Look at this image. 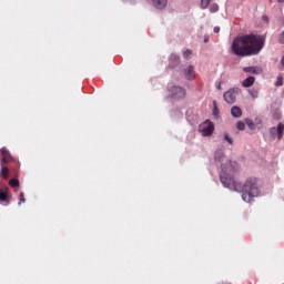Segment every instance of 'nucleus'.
<instances>
[{
	"instance_id": "nucleus-1",
	"label": "nucleus",
	"mask_w": 284,
	"mask_h": 284,
	"mask_svg": "<svg viewBox=\"0 0 284 284\" xmlns=\"http://www.w3.org/2000/svg\"><path fill=\"white\" fill-rule=\"evenodd\" d=\"M265 48V37L258 34H244L232 42V52L236 57H256Z\"/></svg>"
},
{
	"instance_id": "nucleus-2",
	"label": "nucleus",
	"mask_w": 284,
	"mask_h": 284,
	"mask_svg": "<svg viewBox=\"0 0 284 284\" xmlns=\"http://www.w3.org/2000/svg\"><path fill=\"white\" fill-rule=\"evenodd\" d=\"M220 181L229 190L239 191L241 183L234 181V174L239 172V163L226 161L221 165Z\"/></svg>"
},
{
	"instance_id": "nucleus-3",
	"label": "nucleus",
	"mask_w": 284,
	"mask_h": 284,
	"mask_svg": "<svg viewBox=\"0 0 284 284\" xmlns=\"http://www.w3.org/2000/svg\"><path fill=\"white\" fill-rule=\"evenodd\" d=\"M239 191H242V201H244V203H252V201L261 194L258 179L248 178L237 192Z\"/></svg>"
},
{
	"instance_id": "nucleus-4",
	"label": "nucleus",
	"mask_w": 284,
	"mask_h": 284,
	"mask_svg": "<svg viewBox=\"0 0 284 284\" xmlns=\"http://www.w3.org/2000/svg\"><path fill=\"white\" fill-rule=\"evenodd\" d=\"M199 131L201 132L202 136H212L214 133V123L206 120L199 126Z\"/></svg>"
},
{
	"instance_id": "nucleus-5",
	"label": "nucleus",
	"mask_w": 284,
	"mask_h": 284,
	"mask_svg": "<svg viewBox=\"0 0 284 284\" xmlns=\"http://www.w3.org/2000/svg\"><path fill=\"white\" fill-rule=\"evenodd\" d=\"M239 95V89L231 88L223 94V99L229 105L236 103V97Z\"/></svg>"
},
{
	"instance_id": "nucleus-6",
	"label": "nucleus",
	"mask_w": 284,
	"mask_h": 284,
	"mask_svg": "<svg viewBox=\"0 0 284 284\" xmlns=\"http://www.w3.org/2000/svg\"><path fill=\"white\" fill-rule=\"evenodd\" d=\"M169 97L171 99H185V89L182 87H172L169 89Z\"/></svg>"
},
{
	"instance_id": "nucleus-7",
	"label": "nucleus",
	"mask_w": 284,
	"mask_h": 284,
	"mask_svg": "<svg viewBox=\"0 0 284 284\" xmlns=\"http://www.w3.org/2000/svg\"><path fill=\"white\" fill-rule=\"evenodd\" d=\"M283 134H284V124L283 123H278L277 126H273L270 129V135L273 139H278V141H281V139H283Z\"/></svg>"
},
{
	"instance_id": "nucleus-8",
	"label": "nucleus",
	"mask_w": 284,
	"mask_h": 284,
	"mask_svg": "<svg viewBox=\"0 0 284 284\" xmlns=\"http://www.w3.org/2000/svg\"><path fill=\"white\" fill-rule=\"evenodd\" d=\"M10 161H12L10 151H7L6 148L0 149V165H3V163H10Z\"/></svg>"
},
{
	"instance_id": "nucleus-9",
	"label": "nucleus",
	"mask_w": 284,
	"mask_h": 284,
	"mask_svg": "<svg viewBox=\"0 0 284 284\" xmlns=\"http://www.w3.org/2000/svg\"><path fill=\"white\" fill-rule=\"evenodd\" d=\"M184 77L187 79V81H193V79H196V71H194V65L189 64L184 69Z\"/></svg>"
},
{
	"instance_id": "nucleus-10",
	"label": "nucleus",
	"mask_w": 284,
	"mask_h": 284,
	"mask_svg": "<svg viewBox=\"0 0 284 284\" xmlns=\"http://www.w3.org/2000/svg\"><path fill=\"white\" fill-rule=\"evenodd\" d=\"M214 161L215 163H223V161H225V153L223 152V150L215 151Z\"/></svg>"
},
{
	"instance_id": "nucleus-11",
	"label": "nucleus",
	"mask_w": 284,
	"mask_h": 284,
	"mask_svg": "<svg viewBox=\"0 0 284 284\" xmlns=\"http://www.w3.org/2000/svg\"><path fill=\"white\" fill-rule=\"evenodd\" d=\"M154 8L158 10H163L168 6V0H151Z\"/></svg>"
},
{
	"instance_id": "nucleus-12",
	"label": "nucleus",
	"mask_w": 284,
	"mask_h": 284,
	"mask_svg": "<svg viewBox=\"0 0 284 284\" xmlns=\"http://www.w3.org/2000/svg\"><path fill=\"white\" fill-rule=\"evenodd\" d=\"M231 114L234 119H241V116H243V111L239 106H232Z\"/></svg>"
},
{
	"instance_id": "nucleus-13",
	"label": "nucleus",
	"mask_w": 284,
	"mask_h": 284,
	"mask_svg": "<svg viewBox=\"0 0 284 284\" xmlns=\"http://www.w3.org/2000/svg\"><path fill=\"white\" fill-rule=\"evenodd\" d=\"M256 81V78L254 77H248L242 82L243 88H252L254 85V82Z\"/></svg>"
},
{
	"instance_id": "nucleus-14",
	"label": "nucleus",
	"mask_w": 284,
	"mask_h": 284,
	"mask_svg": "<svg viewBox=\"0 0 284 284\" xmlns=\"http://www.w3.org/2000/svg\"><path fill=\"white\" fill-rule=\"evenodd\" d=\"M243 72H248V74H261V69L257 67H245Z\"/></svg>"
},
{
	"instance_id": "nucleus-15",
	"label": "nucleus",
	"mask_w": 284,
	"mask_h": 284,
	"mask_svg": "<svg viewBox=\"0 0 284 284\" xmlns=\"http://www.w3.org/2000/svg\"><path fill=\"white\" fill-rule=\"evenodd\" d=\"M169 65H170V68H174V65H179V55L171 54Z\"/></svg>"
},
{
	"instance_id": "nucleus-16",
	"label": "nucleus",
	"mask_w": 284,
	"mask_h": 284,
	"mask_svg": "<svg viewBox=\"0 0 284 284\" xmlns=\"http://www.w3.org/2000/svg\"><path fill=\"white\" fill-rule=\"evenodd\" d=\"M248 94L250 97H252L253 99H258V89L253 88L248 90Z\"/></svg>"
},
{
	"instance_id": "nucleus-17",
	"label": "nucleus",
	"mask_w": 284,
	"mask_h": 284,
	"mask_svg": "<svg viewBox=\"0 0 284 284\" xmlns=\"http://www.w3.org/2000/svg\"><path fill=\"white\" fill-rule=\"evenodd\" d=\"M210 3H212V0H201V9L207 10V8L210 7Z\"/></svg>"
},
{
	"instance_id": "nucleus-18",
	"label": "nucleus",
	"mask_w": 284,
	"mask_h": 284,
	"mask_svg": "<svg viewBox=\"0 0 284 284\" xmlns=\"http://www.w3.org/2000/svg\"><path fill=\"white\" fill-rule=\"evenodd\" d=\"M0 201L3 202V201H8V191H2L0 189Z\"/></svg>"
},
{
	"instance_id": "nucleus-19",
	"label": "nucleus",
	"mask_w": 284,
	"mask_h": 284,
	"mask_svg": "<svg viewBox=\"0 0 284 284\" xmlns=\"http://www.w3.org/2000/svg\"><path fill=\"white\" fill-rule=\"evenodd\" d=\"M210 12H219V4L216 2L211 3L209 8Z\"/></svg>"
},
{
	"instance_id": "nucleus-20",
	"label": "nucleus",
	"mask_w": 284,
	"mask_h": 284,
	"mask_svg": "<svg viewBox=\"0 0 284 284\" xmlns=\"http://www.w3.org/2000/svg\"><path fill=\"white\" fill-rule=\"evenodd\" d=\"M8 174H9L8 168H1L0 175L2 176V179H8Z\"/></svg>"
},
{
	"instance_id": "nucleus-21",
	"label": "nucleus",
	"mask_w": 284,
	"mask_h": 284,
	"mask_svg": "<svg viewBox=\"0 0 284 284\" xmlns=\"http://www.w3.org/2000/svg\"><path fill=\"white\" fill-rule=\"evenodd\" d=\"M224 141H226L229 145L234 144V140L227 133H224Z\"/></svg>"
},
{
	"instance_id": "nucleus-22",
	"label": "nucleus",
	"mask_w": 284,
	"mask_h": 284,
	"mask_svg": "<svg viewBox=\"0 0 284 284\" xmlns=\"http://www.w3.org/2000/svg\"><path fill=\"white\" fill-rule=\"evenodd\" d=\"M9 185H10L11 187H19V185H20L19 180H17V179H11V180L9 181Z\"/></svg>"
},
{
	"instance_id": "nucleus-23",
	"label": "nucleus",
	"mask_w": 284,
	"mask_h": 284,
	"mask_svg": "<svg viewBox=\"0 0 284 284\" xmlns=\"http://www.w3.org/2000/svg\"><path fill=\"white\" fill-rule=\"evenodd\" d=\"M244 123H245V125H247V128H250V130H254L255 124H254V122L252 120L245 119Z\"/></svg>"
},
{
	"instance_id": "nucleus-24",
	"label": "nucleus",
	"mask_w": 284,
	"mask_h": 284,
	"mask_svg": "<svg viewBox=\"0 0 284 284\" xmlns=\"http://www.w3.org/2000/svg\"><path fill=\"white\" fill-rule=\"evenodd\" d=\"M273 118L276 120V121H280L281 119V111L277 110H274L273 109Z\"/></svg>"
},
{
	"instance_id": "nucleus-25",
	"label": "nucleus",
	"mask_w": 284,
	"mask_h": 284,
	"mask_svg": "<svg viewBox=\"0 0 284 284\" xmlns=\"http://www.w3.org/2000/svg\"><path fill=\"white\" fill-rule=\"evenodd\" d=\"M236 128H237V130H240V131L245 130V122L239 121V122L236 123Z\"/></svg>"
},
{
	"instance_id": "nucleus-26",
	"label": "nucleus",
	"mask_w": 284,
	"mask_h": 284,
	"mask_svg": "<svg viewBox=\"0 0 284 284\" xmlns=\"http://www.w3.org/2000/svg\"><path fill=\"white\" fill-rule=\"evenodd\" d=\"M183 57L184 59H190V57H192V50L187 49L183 52Z\"/></svg>"
},
{
	"instance_id": "nucleus-27",
	"label": "nucleus",
	"mask_w": 284,
	"mask_h": 284,
	"mask_svg": "<svg viewBox=\"0 0 284 284\" xmlns=\"http://www.w3.org/2000/svg\"><path fill=\"white\" fill-rule=\"evenodd\" d=\"M21 203H26V196L23 195V192L20 193V200L18 205H21Z\"/></svg>"
},
{
	"instance_id": "nucleus-28",
	"label": "nucleus",
	"mask_w": 284,
	"mask_h": 284,
	"mask_svg": "<svg viewBox=\"0 0 284 284\" xmlns=\"http://www.w3.org/2000/svg\"><path fill=\"white\" fill-rule=\"evenodd\" d=\"M276 85H277V88H281V85H283V78L282 77L277 78Z\"/></svg>"
},
{
	"instance_id": "nucleus-29",
	"label": "nucleus",
	"mask_w": 284,
	"mask_h": 284,
	"mask_svg": "<svg viewBox=\"0 0 284 284\" xmlns=\"http://www.w3.org/2000/svg\"><path fill=\"white\" fill-rule=\"evenodd\" d=\"M213 114H214V116H219V108L217 106H215L213 109Z\"/></svg>"
},
{
	"instance_id": "nucleus-30",
	"label": "nucleus",
	"mask_w": 284,
	"mask_h": 284,
	"mask_svg": "<svg viewBox=\"0 0 284 284\" xmlns=\"http://www.w3.org/2000/svg\"><path fill=\"white\" fill-rule=\"evenodd\" d=\"M213 32H215V34H219V32H221V28L220 27H214Z\"/></svg>"
},
{
	"instance_id": "nucleus-31",
	"label": "nucleus",
	"mask_w": 284,
	"mask_h": 284,
	"mask_svg": "<svg viewBox=\"0 0 284 284\" xmlns=\"http://www.w3.org/2000/svg\"><path fill=\"white\" fill-rule=\"evenodd\" d=\"M280 43H284V31L280 34Z\"/></svg>"
},
{
	"instance_id": "nucleus-32",
	"label": "nucleus",
	"mask_w": 284,
	"mask_h": 284,
	"mask_svg": "<svg viewBox=\"0 0 284 284\" xmlns=\"http://www.w3.org/2000/svg\"><path fill=\"white\" fill-rule=\"evenodd\" d=\"M210 42V37L205 36L204 37V43H209Z\"/></svg>"
},
{
	"instance_id": "nucleus-33",
	"label": "nucleus",
	"mask_w": 284,
	"mask_h": 284,
	"mask_svg": "<svg viewBox=\"0 0 284 284\" xmlns=\"http://www.w3.org/2000/svg\"><path fill=\"white\" fill-rule=\"evenodd\" d=\"M213 105H214V108H216V100L213 101Z\"/></svg>"
},
{
	"instance_id": "nucleus-34",
	"label": "nucleus",
	"mask_w": 284,
	"mask_h": 284,
	"mask_svg": "<svg viewBox=\"0 0 284 284\" xmlns=\"http://www.w3.org/2000/svg\"><path fill=\"white\" fill-rule=\"evenodd\" d=\"M278 3H284V0H277Z\"/></svg>"
},
{
	"instance_id": "nucleus-35",
	"label": "nucleus",
	"mask_w": 284,
	"mask_h": 284,
	"mask_svg": "<svg viewBox=\"0 0 284 284\" xmlns=\"http://www.w3.org/2000/svg\"><path fill=\"white\" fill-rule=\"evenodd\" d=\"M217 90H221V84H217Z\"/></svg>"
}]
</instances>
